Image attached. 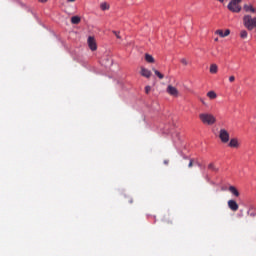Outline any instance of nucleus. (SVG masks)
I'll use <instances>...</instances> for the list:
<instances>
[{
  "label": "nucleus",
  "instance_id": "1",
  "mask_svg": "<svg viewBox=\"0 0 256 256\" xmlns=\"http://www.w3.org/2000/svg\"><path fill=\"white\" fill-rule=\"evenodd\" d=\"M199 119L204 125H215L217 119L211 113H200Z\"/></svg>",
  "mask_w": 256,
  "mask_h": 256
},
{
  "label": "nucleus",
  "instance_id": "2",
  "mask_svg": "<svg viewBox=\"0 0 256 256\" xmlns=\"http://www.w3.org/2000/svg\"><path fill=\"white\" fill-rule=\"evenodd\" d=\"M229 132L224 128L220 129L219 131V139L222 143H229Z\"/></svg>",
  "mask_w": 256,
  "mask_h": 256
},
{
  "label": "nucleus",
  "instance_id": "3",
  "mask_svg": "<svg viewBox=\"0 0 256 256\" xmlns=\"http://www.w3.org/2000/svg\"><path fill=\"white\" fill-rule=\"evenodd\" d=\"M228 9L232 13H240L241 12V5H239V2H230L228 4Z\"/></svg>",
  "mask_w": 256,
  "mask_h": 256
},
{
  "label": "nucleus",
  "instance_id": "4",
  "mask_svg": "<svg viewBox=\"0 0 256 256\" xmlns=\"http://www.w3.org/2000/svg\"><path fill=\"white\" fill-rule=\"evenodd\" d=\"M87 43L91 51H97V42L95 41V37L89 36Z\"/></svg>",
  "mask_w": 256,
  "mask_h": 256
},
{
  "label": "nucleus",
  "instance_id": "5",
  "mask_svg": "<svg viewBox=\"0 0 256 256\" xmlns=\"http://www.w3.org/2000/svg\"><path fill=\"white\" fill-rule=\"evenodd\" d=\"M166 91H167V94L171 95L172 97H178L179 96V90H177V88H175V86L168 85Z\"/></svg>",
  "mask_w": 256,
  "mask_h": 256
},
{
  "label": "nucleus",
  "instance_id": "6",
  "mask_svg": "<svg viewBox=\"0 0 256 256\" xmlns=\"http://www.w3.org/2000/svg\"><path fill=\"white\" fill-rule=\"evenodd\" d=\"M228 207L231 211H239V204H237V201L235 200H229Z\"/></svg>",
  "mask_w": 256,
  "mask_h": 256
},
{
  "label": "nucleus",
  "instance_id": "7",
  "mask_svg": "<svg viewBox=\"0 0 256 256\" xmlns=\"http://www.w3.org/2000/svg\"><path fill=\"white\" fill-rule=\"evenodd\" d=\"M140 74L142 75V77H146V79H149L151 77V75H152L150 70L146 69L145 67H141Z\"/></svg>",
  "mask_w": 256,
  "mask_h": 256
},
{
  "label": "nucleus",
  "instance_id": "8",
  "mask_svg": "<svg viewBox=\"0 0 256 256\" xmlns=\"http://www.w3.org/2000/svg\"><path fill=\"white\" fill-rule=\"evenodd\" d=\"M228 147H232L233 149L239 148V140H237V138H232L228 144Z\"/></svg>",
  "mask_w": 256,
  "mask_h": 256
},
{
  "label": "nucleus",
  "instance_id": "9",
  "mask_svg": "<svg viewBox=\"0 0 256 256\" xmlns=\"http://www.w3.org/2000/svg\"><path fill=\"white\" fill-rule=\"evenodd\" d=\"M243 9H244V11H246V13H256V10L253 7V5L245 4Z\"/></svg>",
  "mask_w": 256,
  "mask_h": 256
},
{
  "label": "nucleus",
  "instance_id": "10",
  "mask_svg": "<svg viewBox=\"0 0 256 256\" xmlns=\"http://www.w3.org/2000/svg\"><path fill=\"white\" fill-rule=\"evenodd\" d=\"M228 191H230V193H232V195H234V197H239V190H237V188L235 186H230L228 188Z\"/></svg>",
  "mask_w": 256,
  "mask_h": 256
},
{
  "label": "nucleus",
  "instance_id": "11",
  "mask_svg": "<svg viewBox=\"0 0 256 256\" xmlns=\"http://www.w3.org/2000/svg\"><path fill=\"white\" fill-rule=\"evenodd\" d=\"M209 171H212L213 173H219V167H217L214 163H210L208 165Z\"/></svg>",
  "mask_w": 256,
  "mask_h": 256
},
{
  "label": "nucleus",
  "instance_id": "12",
  "mask_svg": "<svg viewBox=\"0 0 256 256\" xmlns=\"http://www.w3.org/2000/svg\"><path fill=\"white\" fill-rule=\"evenodd\" d=\"M81 23V18L79 16H73L71 18L72 25H79Z\"/></svg>",
  "mask_w": 256,
  "mask_h": 256
},
{
  "label": "nucleus",
  "instance_id": "13",
  "mask_svg": "<svg viewBox=\"0 0 256 256\" xmlns=\"http://www.w3.org/2000/svg\"><path fill=\"white\" fill-rule=\"evenodd\" d=\"M218 71H219V67L217 66V64L210 65V73L212 75H215Z\"/></svg>",
  "mask_w": 256,
  "mask_h": 256
},
{
  "label": "nucleus",
  "instance_id": "14",
  "mask_svg": "<svg viewBox=\"0 0 256 256\" xmlns=\"http://www.w3.org/2000/svg\"><path fill=\"white\" fill-rule=\"evenodd\" d=\"M145 61H147V63H155V58L150 54H145Z\"/></svg>",
  "mask_w": 256,
  "mask_h": 256
},
{
  "label": "nucleus",
  "instance_id": "15",
  "mask_svg": "<svg viewBox=\"0 0 256 256\" xmlns=\"http://www.w3.org/2000/svg\"><path fill=\"white\" fill-rule=\"evenodd\" d=\"M207 97H209V99H217V93H215V91H209Z\"/></svg>",
  "mask_w": 256,
  "mask_h": 256
},
{
  "label": "nucleus",
  "instance_id": "16",
  "mask_svg": "<svg viewBox=\"0 0 256 256\" xmlns=\"http://www.w3.org/2000/svg\"><path fill=\"white\" fill-rule=\"evenodd\" d=\"M152 71H154L155 75H156L159 79H164L165 76H164L161 72H159V70L153 68Z\"/></svg>",
  "mask_w": 256,
  "mask_h": 256
},
{
  "label": "nucleus",
  "instance_id": "17",
  "mask_svg": "<svg viewBox=\"0 0 256 256\" xmlns=\"http://www.w3.org/2000/svg\"><path fill=\"white\" fill-rule=\"evenodd\" d=\"M100 9L102 10V11H107V10H109V4H107V3H102L101 5H100Z\"/></svg>",
  "mask_w": 256,
  "mask_h": 256
},
{
  "label": "nucleus",
  "instance_id": "18",
  "mask_svg": "<svg viewBox=\"0 0 256 256\" xmlns=\"http://www.w3.org/2000/svg\"><path fill=\"white\" fill-rule=\"evenodd\" d=\"M248 33L247 30H241L240 37L241 39H247Z\"/></svg>",
  "mask_w": 256,
  "mask_h": 256
},
{
  "label": "nucleus",
  "instance_id": "19",
  "mask_svg": "<svg viewBox=\"0 0 256 256\" xmlns=\"http://www.w3.org/2000/svg\"><path fill=\"white\" fill-rule=\"evenodd\" d=\"M215 34L219 35V37H225L223 30H216Z\"/></svg>",
  "mask_w": 256,
  "mask_h": 256
},
{
  "label": "nucleus",
  "instance_id": "20",
  "mask_svg": "<svg viewBox=\"0 0 256 256\" xmlns=\"http://www.w3.org/2000/svg\"><path fill=\"white\" fill-rule=\"evenodd\" d=\"M229 35H231V30L226 29L224 32V37H229Z\"/></svg>",
  "mask_w": 256,
  "mask_h": 256
},
{
  "label": "nucleus",
  "instance_id": "21",
  "mask_svg": "<svg viewBox=\"0 0 256 256\" xmlns=\"http://www.w3.org/2000/svg\"><path fill=\"white\" fill-rule=\"evenodd\" d=\"M145 93H146L147 95H149V93H151V86H146V87H145Z\"/></svg>",
  "mask_w": 256,
  "mask_h": 256
},
{
  "label": "nucleus",
  "instance_id": "22",
  "mask_svg": "<svg viewBox=\"0 0 256 256\" xmlns=\"http://www.w3.org/2000/svg\"><path fill=\"white\" fill-rule=\"evenodd\" d=\"M180 62L182 63V65H188L187 59L185 58H182Z\"/></svg>",
  "mask_w": 256,
  "mask_h": 256
},
{
  "label": "nucleus",
  "instance_id": "23",
  "mask_svg": "<svg viewBox=\"0 0 256 256\" xmlns=\"http://www.w3.org/2000/svg\"><path fill=\"white\" fill-rule=\"evenodd\" d=\"M114 35L117 37V39H121V36L119 35V32L113 31Z\"/></svg>",
  "mask_w": 256,
  "mask_h": 256
},
{
  "label": "nucleus",
  "instance_id": "24",
  "mask_svg": "<svg viewBox=\"0 0 256 256\" xmlns=\"http://www.w3.org/2000/svg\"><path fill=\"white\" fill-rule=\"evenodd\" d=\"M200 101H201L202 105H205L207 107V102H205V99L200 98Z\"/></svg>",
  "mask_w": 256,
  "mask_h": 256
},
{
  "label": "nucleus",
  "instance_id": "25",
  "mask_svg": "<svg viewBox=\"0 0 256 256\" xmlns=\"http://www.w3.org/2000/svg\"><path fill=\"white\" fill-rule=\"evenodd\" d=\"M229 81H230V83H233V81H235V76H230Z\"/></svg>",
  "mask_w": 256,
  "mask_h": 256
},
{
  "label": "nucleus",
  "instance_id": "26",
  "mask_svg": "<svg viewBox=\"0 0 256 256\" xmlns=\"http://www.w3.org/2000/svg\"><path fill=\"white\" fill-rule=\"evenodd\" d=\"M230 3H241V0H231Z\"/></svg>",
  "mask_w": 256,
  "mask_h": 256
},
{
  "label": "nucleus",
  "instance_id": "27",
  "mask_svg": "<svg viewBox=\"0 0 256 256\" xmlns=\"http://www.w3.org/2000/svg\"><path fill=\"white\" fill-rule=\"evenodd\" d=\"M188 167H190V168L193 167V160H190Z\"/></svg>",
  "mask_w": 256,
  "mask_h": 256
},
{
  "label": "nucleus",
  "instance_id": "28",
  "mask_svg": "<svg viewBox=\"0 0 256 256\" xmlns=\"http://www.w3.org/2000/svg\"><path fill=\"white\" fill-rule=\"evenodd\" d=\"M68 1V3H75V1H77V0H67Z\"/></svg>",
  "mask_w": 256,
  "mask_h": 256
},
{
  "label": "nucleus",
  "instance_id": "29",
  "mask_svg": "<svg viewBox=\"0 0 256 256\" xmlns=\"http://www.w3.org/2000/svg\"><path fill=\"white\" fill-rule=\"evenodd\" d=\"M40 3H47V0H39Z\"/></svg>",
  "mask_w": 256,
  "mask_h": 256
},
{
  "label": "nucleus",
  "instance_id": "30",
  "mask_svg": "<svg viewBox=\"0 0 256 256\" xmlns=\"http://www.w3.org/2000/svg\"><path fill=\"white\" fill-rule=\"evenodd\" d=\"M165 165H169V160L164 161Z\"/></svg>",
  "mask_w": 256,
  "mask_h": 256
},
{
  "label": "nucleus",
  "instance_id": "31",
  "mask_svg": "<svg viewBox=\"0 0 256 256\" xmlns=\"http://www.w3.org/2000/svg\"><path fill=\"white\" fill-rule=\"evenodd\" d=\"M129 203H133V199H130V200H129Z\"/></svg>",
  "mask_w": 256,
  "mask_h": 256
},
{
  "label": "nucleus",
  "instance_id": "32",
  "mask_svg": "<svg viewBox=\"0 0 256 256\" xmlns=\"http://www.w3.org/2000/svg\"><path fill=\"white\" fill-rule=\"evenodd\" d=\"M218 1H220V3H223V1H225V0H218Z\"/></svg>",
  "mask_w": 256,
  "mask_h": 256
},
{
  "label": "nucleus",
  "instance_id": "33",
  "mask_svg": "<svg viewBox=\"0 0 256 256\" xmlns=\"http://www.w3.org/2000/svg\"><path fill=\"white\" fill-rule=\"evenodd\" d=\"M214 41H219V38H215V40Z\"/></svg>",
  "mask_w": 256,
  "mask_h": 256
},
{
  "label": "nucleus",
  "instance_id": "34",
  "mask_svg": "<svg viewBox=\"0 0 256 256\" xmlns=\"http://www.w3.org/2000/svg\"><path fill=\"white\" fill-rule=\"evenodd\" d=\"M250 215H251L252 217L255 216V214H253V213H251Z\"/></svg>",
  "mask_w": 256,
  "mask_h": 256
}]
</instances>
